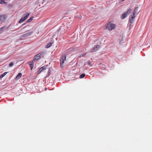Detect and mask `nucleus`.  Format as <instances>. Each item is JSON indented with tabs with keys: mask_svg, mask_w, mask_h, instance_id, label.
Masks as SVG:
<instances>
[{
	"mask_svg": "<svg viewBox=\"0 0 152 152\" xmlns=\"http://www.w3.org/2000/svg\"><path fill=\"white\" fill-rule=\"evenodd\" d=\"M138 7L135 8L132 12V15H131L129 18V21L130 23H133V20L135 18L136 15L137 14Z\"/></svg>",
	"mask_w": 152,
	"mask_h": 152,
	"instance_id": "obj_1",
	"label": "nucleus"
},
{
	"mask_svg": "<svg viewBox=\"0 0 152 152\" xmlns=\"http://www.w3.org/2000/svg\"><path fill=\"white\" fill-rule=\"evenodd\" d=\"M116 25L110 21L108 22L105 25V29L109 31H112L115 29Z\"/></svg>",
	"mask_w": 152,
	"mask_h": 152,
	"instance_id": "obj_2",
	"label": "nucleus"
},
{
	"mask_svg": "<svg viewBox=\"0 0 152 152\" xmlns=\"http://www.w3.org/2000/svg\"><path fill=\"white\" fill-rule=\"evenodd\" d=\"M29 15V13L27 12L24 15V16L22 17L21 19L19 21V23H21L23 22L24 20H26L28 18V17Z\"/></svg>",
	"mask_w": 152,
	"mask_h": 152,
	"instance_id": "obj_3",
	"label": "nucleus"
},
{
	"mask_svg": "<svg viewBox=\"0 0 152 152\" xmlns=\"http://www.w3.org/2000/svg\"><path fill=\"white\" fill-rule=\"evenodd\" d=\"M132 10L131 9H129L126 12H125L124 13L122 14L121 16V18L122 19H124L126 18L127 16V15L129 14Z\"/></svg>",
	"mask_w": 152,
	"mask_h": 152,
	"instance_id": "obj_4",
	"label": "nucleus"
},
{
	"mask_svg": "<svg viewBox=\"0 0 152 152\" xmlns=\"http://www.w3.org/2000/svg\"><path fill=\"white\" fill-rule=\"evenodd\" d=\"M66 60V57L65 55H64L63 56L62 58L61 59L60 61V66L61 67H63L64 66L63 64L64 63V61Z\"/></svg>",
	"mask_w": 152,
	"mask_h": 152,
	"instance_id": "obj_5",
	"label": "nucleus"
},
{
	"mask_svg": "<svg viewBox=\"0 0 152 152\" xmlns=\"http://www.w3.org/2000/svg\"><path fill=\"white\" fill-rule=\"evenodd\" d=\"M43 53V52L40 53L36 55L35 56L34 60L35 61L40 59L41 57V56L42 55Z\"/></svg>",
	"mask_w": 152,
	"mask_h": 152,
	"instance_id": "obj_6",
	"label": "nucleus"
},
{
	"mask_svg": "<svg viewBox=\"0 0 152 152\" xmlns=\"http://www.w3.org/2000/svg\"><path fill=\"white\" fill-rule=\"evenodd\" d=\"M100 45H95L93 47V49L91 51V52H94L96 51L99 48H100Z\"/></svg>",
	"mask_w": 152,
	"mask_h": 152,
	"instance_id": "obj_7",
	"label": "nucleus"
},
{
	"mask_svg": "<svg viewBox=\"0 0 152 152\" xmlns=\"http://www.w3.org/2000/svg\"><path fill=\"white\" fill-rule=\"evenodd\" d=\"M28 31H27L28 32H26V33L23 34V37H26L28 36H30L31 34H32L33 33V31L29 32Z\"/></svg>",
	"mask_w": 152,
	"mask_h": 152,
	"instance_id": "obj_8",
	"label": "nucleus"
},
{
	"mask_svg": "<svg viewBox=\"0 0 152 152\" xmlns=\"http://www.w3.org/2000/svg\"><path fill=\"white\" fill-rule=\"evenodd\" d=\"M46 67L45 66H42L39 68V69L38 70V74H39L41 72H42L43 70H45L46 69Z\"/></svg>",
	"mask_w": 152,
	"mask_h": 152,
	"instance_id": "obj_9",
	"label": "nucleus"
},
{
	"mask_svg": "<svg viewBox=\"0 0 152 152\" xmlns=\"http://www.w3.org/2000/svg\"><path fill=\"white\" fill-rule=\"evenodd\" d=\"M35 61L34 60L31 61L30 62L29 64L30 65L31 67V69L32 70L34 67V62Z\"/></svg>",
	"mask_w": 152,
	"mask_h": 152,
	"instance_id": "obj_10",
	"label": "nucleus"
},
{
	"mask_svg": "<svg viewBox=\"0 0 152 152\" xmlns=\"http://www.w3.org/2000/svg\"><path fill=\"white\" fill-rule=\"evenodd\" d=\"M6 18V16L5 15H1V21H4Z\"/></svg>",
	"mask_w": 152,
	"mask_h": 152,
	"instance_id": "obj_11",
	"label": "nucleus"
},
{
	"mask_svg": "<svg viewBox=\"0 0 152 152\" xmlns=\"http://www.w3.org/2000/svg\"><path fill=\"white\" fill-rule=\"evenodd\" d=\"M22 74L21 73H19L16 76V80H18L22 76Z\"/></svg>",
	"mask_w": 152,
	"mask_h": 152,
	"instance_id": "obj_12",
	"label": "nucleus"
},
{
	"mask_svg": "<svg viewBox=\"0 0 152 152\" xmlns=\"http://www.w3.org/2000/svg\"><path fill=\"white\" fill-rule=\"evenodd\" d=\"M52 45V43L51 42L49 43L46 46V48H48L49 47H50Z\"/></svg>",
	"mask_w": 152,
	"mask_h": 152,
	"instance_id": "obj_13",
	"label": "nucleus"
},
{
	"mask_svg": "<svg viewBox=\"0 0 152 152\" xmlns=\"http://www.w3.org/2000/svg\"><path fill=\"white\" fill-rule=\"evenodd\" d=\"M33 18H34V17H33V16L31 17L28 20L27 22H31L33 20Z\"/></svg>",
	"mask_w": 152,
	"mask_h": 152,
	"instance_id": "obj_14",
	"label": "nucleus"
},
{
	"mask_svg": "<svg viewBox=\"0 0 152 152\" xmlns=\"http://www.w3.org/2000/svg\"><path fill=\"white\" fill-rule=\"evenodd\" d=\"M7 73V72H4L2 75H1V78H2Z\"/></svg>",
	"mask_w": 152,
	"mask_h": 152,
	"instance_id": "obj_15",
	"label": "nucleus"
},
{
	"mask_svg": "<svg viewBox=\"0 0 152 152\" xmlns=\"http://www.w3.org/2000/svg\"><path fill=\"white\" fill-rule=\"evenodd\" d=\"M85 76V75L84 74H82L80 76V78H83Z\"/></svg>",
	"mask_w": 152,
	"mask_h": 152,
	"instance_id": "obj_16",
	"label": "nucleus"
},
{
	"mask_svg": "<svg viewBox=\"0 0 152 152\" xmlns=\"http://www.w3.org/2000/svg\"><path fill=\"white\" fill-rule=\"evenodd\" d=\"M87 64L90 66H91L92 65H91V61H88L87 62Z\"/></svg>",
	"mask_w": 152,
	"mask_h": 152,
	"instance_id": "obj_17",
	"label": "nucleus"
},
{
	"mask_svg": "<svg viewBox=\"0 0 152 152\" xmlns=\"http://www.w3.org/2000/svg\"><path fill=\"white\" fill-rule=\"evenodd\" d=\"M7 3V2L5 1L4 0H1V4Z\"/></svg>",
	"mask_w": 152,
	"mask_h": 152,
	"instance_id": "obj_18",
	"label": "nucleus"
},
{
	"mask_svg": "<svg viewBox=\"0 0 152 152\" xmlns=\"http://www.w3.org/2000/svg\"><path fill=\"white\" fill-rule=\"evenodd\" d=\"M13 63L12 62H11L9 66L10 67H12L13 66Z\"/></svg>",
	"mask_w": 152,
	"mask_h": 152,
	"instance_id": "obj_19",
	"label": "nucleus"
},
{
	"mask_svg": "<svg viewBox=\"0 0 152 152\" xmlns=\"http://www.w3.org/2000/svg\"><path fill=\"white\" fill-rule=\"evenodd\" d=\"M4 28V27H3L2 28H0L1 31V30Z\"/></svg>",
	"mask_w": 152,
	"mask_h": 152,
	"instance_id": "obj_20",
	"label": "nucleus"
},
{
	"mask_svg": "<svg viewBox=\"0 0 152 152\" xmlns=\"http://www.w3.org/2000/svg\"><path fill=\"white\" fill-rule=\"evenodd\" d=\"M26 23H24L22 25V26H23L24 25H25V24H26Z\"/></svg>",
	"mask_w": 152,
	"mask_h": 152,
	"instance_id": "obj_21",
	"label": "nucleus"
},
{
	"mask_svg": "<svg viewBox=\"0 0 152 152\" xmlns=\"http://www.w3.org/2000/svg\"><path fill=\"white\" fill-rule=\"evenodd\" d=\"M122 1H124L125 0H121Z\"/></svg>",
	"mask_w": 152,
	"mask_h": 152,
	"instance_id": "obj_22",
	"label": "nucleus"
},
{
	"mask_svg": "<svg viewBox=\"0 0 152 152\" xmlns=\"http://www.w3.org/2000/svg\"><path fill=\"white\" fill-rule=\"evenodd\" d=\"M26 27V26H25V27H23V28H25Z\"/></svg>",
	"mask_w": 152,
	"mask_h": 152,
	"instance_id": "obj_23",
	"label": "nucleus"
}]
</instances>
